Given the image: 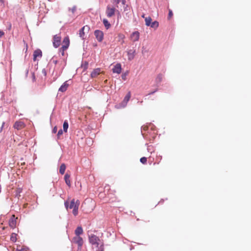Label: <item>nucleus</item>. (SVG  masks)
Wrapping results in <instances>:
<instances>
[{
  "label": "nucleus",
  "instance_id": "obj_1",
  "mask_svg": "<svg viewBox=\"0 0 251 251\" xmlns=\"http://www.w3.org/2000/svg\"><path fill=\"white\" fill-rule=\"evenodd\" d=\"M90 243L96 248V251H104L103 242L94 234L89 235Z\"/></svg>",
  "mask_w": 251,
  "mask_h": 251
},
{
  "label": "nucleus",
  "instance_id": "obj_2",
  "mask_svg": "<svg viewBox=\"0 0 251 251\" xmlns=\"http://www.w3.org/2000/svg\"><path fill=\"white\" fill-rule=\"evenodd\" d=\"M130 92H129L125 97L123 100L119 105H116L117 108H121L125 107L126 106L127 103L130 98Z\"/></svg>",
  "mask_w": 251,
  "mask_h": 251
},
{
  "label": "nucleus",
  "instance_id": "obj_3",
  "mask_svg": "<svg viewBox=\"0 0 251 251\" xmlns=\"http://www.w3.org/2000/svg\"><path fill=\"white\" fill-rule=\"evenodd\" d=\"M80 204V201L79 200H77L76 201H75V199H73L70 202V204L69 206V204L68 201H66L64 203V205L66 209H68V208L69 207L70 209H73L75 208V207L77 206V207H78Z\"/></svg>",
  "mask_w": 251,
  "mask_h": 251
},
{
  "label": "nucleus",
  "instance_id": "obj_4",
  "mask_svg": "<svg viewBox=\"0 0 251 251\" xmlns=\"http://www.w3.org/2000/svg\"><path fill=\"white\" fill-rule=\"evenodd\" d=\"M116 9L114 7H111L109 5H107L106 9V15L107 17H112L115 12Z\"/></svg>",
  "mask_w": 251,
  "mask_h": 251
},
{
  "label": "nucleus",
  "instance_id": "obj_5",
  "mask_svg": "<svg viewBox=\"0 0 251 251\" xmlns=\"http://www.w3.org/2000/svg\"><path fill=\"white\" fill-rule=\"evenodd\" d=\"M94 35L98 42H101L103 39V32L100 30H96L94 31Z\"/></svg>",
  "mask_w": 251,
  "mask_h": 251
},
{
  "label": "nucleus",
  "instance_id": "obj_6",
  "mask_svg": "<svg viewBox=\"0 0 251 251\" xmlns=\"http://www.w3.org/2000/svg\"><path fill=\"white\" fill-rule=\"evenodd\" d=\"M73 242L78 245V248H81L83 244V240L82 237L79 236H75L73 238Z\"/></svg>",
  "mask_w": 251,
  "mask_h": 251
},
{
  "label": "nucleus",
  "instance_id": "obj_7",
  "mask_svg": "<svg viewBox=\"0 0 251 251\" xmlns=\"http://www.w3.org/2000/svg\"><path fill=\"white\" fill-rule=\"evenodd\" d=\"M61 37L57 35H55L53 37V45L55 48H58L60 44Z\"/></svg>",
  "mask_w": 251,
  "mask_h": 251
},
{
  "label": "nucleus",
  "instance_id": "obj_8",
  "mask_svg": "<svg viewBox=\"0 0 251 251\" xmlns=\"http://www.w3.org/2000/svg\"><path fill=\"white\" fill-rule=\"evenodd\" d=\"M128 60H132L135 57L136 53L135 49H130L127 51Z\"/></svg>",
  "mask_w": 251,
  "mask_h": 251
},
{
  "label": "nucleus",
  "instance_id": "obj_9",
  "mask_svg": "<svg viewBox=\"0 0 251 251\" xmlns=\"http://www.w3.org/2000/svg\"><path fill=\"white\" fill-rule=\"evenodd\" d=\"M14 127L17 130H20L25 126V124L22 121H16L14 125Z\"/></svg>",
  "mask_w": 251,
  "mask_h": 251
},
{
  "label": "nucleus",
  "instance_id": "obj_10",
  "mask_svg": "<svg viewBox=\"0 0 251 251\" xmlns=\"http://www.w3.org/2000/svg\"><path fill=\"white\" fill-rule=\"evenodd\" d=\"M140 37V33L138 31H136L131 34L130 38L133 42H136L139 40Z\"/></svg>",
  "mask_w": 251,
  "mask_h": 251
},
{
  "label": "nucleus",
  "instance_id": "obj_11",
  "mask_svg": "<svg viewBox=\"0 0 251 251\" xmlns=\"http://www.w3.org/2000/svg\"><path fill=\"white\" fill-rule=\"evenodd\" d=\"M16 219L15 215H13L9 221V225L12 228H14L16 225Z\"/></svg>",
  "mask_w": 251,
  "mask_h": 251
},
{
  "label": "nucleus",
  "instance_id": "obj_12",
  "mask_svg": "<svg viewBox=\"0 0 251 251\" xmlns=\"http://www.w3.org/2000/svg\"><path fill=\"white\" fill-rule=\"evenodd\" d=\"M112 71L114 73L120 74L122 71L121 65L120 63H117L114 66Z\"/></svg>",
  "mask_w": 251,
  "mask_h": 251
},
{
  "label": "nucleus",
  "instance_id": "obj_13",
  "mask_svg": "<svg viewBox=\"0 0 251 251\" xmlns=\"http://www.w3.org/2000/svg\"><path fill=\"white\" fill-rule=\"evenodd\" d=\"M68 86H69V84L68 83V81H66L64 82L63 83V84L60 87V88L58 89V91L61 92H64L67 90Z\"/></svg>",
  "mask_w": 251,
  "mask_h": 251
},
{
  "label": "nucleus",
  "instance_id": "obj_14",
  "mask_svg": "<svg viewBox=\"0 0 251 251\" xmlns=\"http://www.w3.org/2000/svg\"><path fill=\"white\" fill-rule=\"evenodd\" d=\"M63 45H62L63 48H64V49H68V47L69 46V44H70V40H69V38L68 37H65L63 39Z\"/></svg>",
  "mask_w": 251,
  "mask_h": 251
},
{
  "label": "nucleus",
  "instance_id": "obj_15",
  "mask_svg": "<svg viewBox=\"0 0 251 251\" xmlns=\"http://www.w3.org/2000/svg\"><path fill=\"white\" fill-rule=\"evenodd\" d=\"M87 29L88 30L89 29V27L87 25L84 26L83 27H82L79 31V36L82 39H84V30Z\"/></svg>",
  "mask_w": 251,
  "mask_h": 251
},
{
  "label": "nucleus",
  "instance_id": "obj_16",
  "mask_svg": "<svg viewBox=\"0 0 251 251\" xmlns=\"http://www.w3.org/2000/svg\"><path fill=\"white\" fill-rule=\"evenodd\" d=\"M41 56H42V51L40 50H37L34 51V53H33L34 60H35L36 58L37 57H41Z\"/></svg>",
  "mask_w": 251,
  "mask_h": 251
},
{
  "label": "nucleus",
  "instance_id": "obj_17",
  "mask_svg": "<svg viewBox=\"0 0 251 251\" xmlns=\"http://www.w3.org/2000/svg\"><path fill=\"white\" fill-rule=\"evenodd\" d=\"M83 233V229L81 226H78L75 230V234L76 236H79Z\"/></svg>",
  "mask_w": 251,
  "mask_h": 251
},
{
  "label": "nucleus",
  "instance_id": "obj_18",
  "mask_svg": "<svg viewBox=\"0 0 251 251\" xmlns=\"http://www.w3.org/2000/svg\"><path fill=\"white\" fill-rule=\"evenodd\" d=\"M70 176L69 175H68V174H65L64 176L65 181L66 184L69 187L71 186V181L70 180Z\"/></svg>",
  "mask_w": 251,
  "mask_h": 251
},
{
  "label": "nucleus",
  "instance_id": "obj_19",
  "mask_svg": "<svg viewBox=\"0 0 251 251\" xmlns=\"http://www.w3.org/2000/svg\"><path fill=\"white\" fill-rule=\"evenodd\" d=\"M102 22L106 29H109L111 26L110 24L109 23L107 19H103L102 20Z\"/></svg>",
  "mask_w": 251,
  "mask_h": 251
},
{
  "label": "nucleus",
  "instance_id": "obj_20",
  "mask_svg": "<svg viewBox=\"0 0 251 251\" xmlns=\"http://www.w3.org/2000/svg\"><path fill=\"white\" fill-rule=\"evenodd\" d=\"M65 170H66V165L64 163H63L61 165V166L60 167L59 173L61 175H63L65 173Z\"/></svg>",
  "mask_w": 251,
  "mask_h": 251
},
{
  "label": "nucleus",
  "instance_id": "obj_21",
  "mask_svg": "<svg viewBox=\"0 0 251 251\" xmlns=\"http://www.w3.org/2000/svg\"><path fill=\"white\" fill-rule=\"evenodd\" d=\"M100 72V69H97L94 70L91 73V76L92 77H96L98 74H99Z\"/></svg>",
  "mask_w": 251,
  "mask_h": 251
},
{
  "label": "nucleus",
  "instance_id": "obj_22",
  "mask_svg": "<svg viewBox=\"0 0 251 251\" xmlns=\"http://www.w3.org/2000/svg\"><path fill=\"white\" fill-rule=\"evenodd\" d=\"M69 127V124L67 121L65 120L63 125V130L64 132H66L67 131L68 128Z\"/></svg>",
  "mask_w": 251,
  "mask_h": 251
},
{
  "label": "nucleus",
  "instance_id": "obj_23",
  "mask_svg": "<svg viewBox=\"0 0 251 251\" xmlns=\"http://www.w3.org/2000/svg\"><path fill=\"white\" fill-rule=\"evenodd\" d=\"M146 25L147 26H150L151 25V22L152 21L151 18L150 17H146L145 19Z\"/></svg>",
  "mask_w": 251,
  "mask_h": 251
},
{
  "label": "nucleus",
  "instance_id": "obj_24",
  "mask_svg": "<svg viewBox=\"0 0 251 251\" xmlns=\"http://www.w3.org/2000/svg\"><path fill=\"white\" fill-rule=\"evenodd\" d=\"M17 234L15 233H12L10 236V240L13 242H15L17 241Z\"/></svg>",
  "mask_w": 251,
  "mask_h": 251
},
{
  "label": "nucleus",
  "instance_id": "obj_25",
  "mask_svg": "<svg viewBox=\"0 0 251 251\" xmlns=\"http://www.w3.org/2000/svg\"><path fill=\"white\" fill-rule=\"evenodd\" d=\"M162 75L161 74H159L157 77L156 78L155 81L157 84H158L161 82L162 79Z\"/></svg>",
  "mask_w": 251,
  "mask_h": 251
},
{
  "label": "nucleus",
  "instance_id": "obj_26",
  "mask_svg": "<svg viewBox=\"0 0 251 251\" xmlns=\"http://www.w3.org/2000/svg\"><path fill=\"white\" fill-rule=\"evenodd\" d=\"M159 25L158 22L157 21H154L152 23H151V25H150L151 27L152 28H157Z\"/></svg>",
  "mask_w": 251,
  "mask_h": 251
},
{
  "label": "nucleus",
  "instance_id": "obj_27",
  "mask_svg": "<svg viewBox=\"0 0 251 251\" xmlns=\"http://www.w3.org/2000/svg\"><path fill=\"white\" fill-rule=\"evenodd\" d=\"M78 209V207H77V206L75 207V208H73V213L75 216H76L77 215Z\"/></svg>",
  "mask_w": 251,
  "mask_h": 251
},
{
  "label": "nucleus",
  "instance_id": "obj_28",
  "mask_svg": "<svg viewBox=\"0 0 251 251\" xmlns=\"http://www.w3.org/2000/svg\"><path fill=\"white\" fill-rule=\"evenodd\" d=\"M140 162L143 164H145L147 162V158L145 157H143L140 158Z\"/></svg>",
  "mask_w": 251,
  "mask_h": 251
},
{
  "label": "nucleus",
  "instance_id": "obj_29",
  "mask_svg": "<svg viewBox=\"0 0 251 251\" xmlns=\"http://www.w3.org/2000/svg\"><path fill=\"white\" fill-rule=\"evenodd\" d=\"M76 10V6H74L72 8H69V10L71 11L73 13H74Z\"/></svg>",
  "mask_w": 251,
  "mask_h": 251
},
{
  "label": "nucleus",
  "instance_id": "obj_30",
  "mask_svg": "<svg viewBox=\"0 0 251 251\" xmlns=\"http://www.w3.org/2000/svg\"><path fill=\"white\" fill-rule=\"evenodd\" d=\"M67 49H64L63 48V47L59 49V52L61 53V54L63 56L64 55V51L67 50Z\"/></svg>",
  "mask_w": 251,
  "mask_h": 251
},
{
  "label": "nucleus",
  "instance_id": "obj_31",
  "mask_svg": "<svg viewBox=\"0 0 251 251\" xmlns=\"http://www.w3.org/2000/svg\"><path fill=\"white\" fill-rule=\"evenodd\" d=\"M127 75V73H125L121 75L122 78L124 80H126Z\"/></svg>",
  "mask_w": 251,
  "mask_h": 251
},
{
  "label": "nucleus",
  "instance_id": "obj_32",
  "mask_svg": "<svg viewBox=\"0 0 251 251\" xmlns=\"http://www.w3.org/2000/svg\"><path fill=\"white\" fill-rule=\"evenodd\" d=\"M55 56L52 57V58L50 60V62H52L55 64H56L57 63V60L56 59H54Z\"/></svg>",
  "mask_w": 251,
  "mask_h": 251
},
{
  "label": "nucleus",
  "instance_id": "obj_33",
  "mask_svg": "<svg viewBox=\"0 0 251 251\" xmlns=\"http://www.w3.org/2000/svg\"><path fill=\"white\" fill-rule=\"evenodd\" d=\"M63 134V130L60 129L57 132V136L59 138Z\"/></svg>",
  "mask_w": 251,
  "mask_h": 251
},
{
  "label": "nucleus",
  "instance_id": "obj_34",
  "mask_svg": "<svg viewBox=\"0 0 251 251\" xmlns=\"http://www.w3.org/2000/svg\"><path fill=\"white\" fill-rule=\"evenodd\" d=\"M173 16V12L172 10H169V14H168V18H170L172 17V16Z\"/></svg>",
  "mask_w": 251,
  "mask_h": 251
},
{
  "label": "nucleus",
  "instance_id": "obj_35",
  "mask_svg": "<svg viewBox=\"0 0 251 251\" xmlns=\"http://www.w3.org/2000/svg\"><path fill=\"white\" fill-rule=\"evenodd\" d=\"M57 131V127L56 126H54L52 129V133H55Z\"/></svg>",
  "mask_w": 251,
  "mask_h": 251
},
{
  "label": "nucleus",
  "instance_id": "obj_36",
  "mask_svg": "<svg viewBox=\"0 0 251 251\" xmlns=\"http://www.w3.org/2000/svg\"><path fill=\"white\" fill-rule=\"evenodd\" d=\"M114 1V3H115L116 5L119 4L120 2V0H113Z\"/></svg>",
  "mask_w": 251,
  "mask_h": 251
},
{
  "label": "nucleus",
  "instance_id": "obj_37",
  "mask_svg": "<svg viewBox=\"0 0 251 251\" xmlns=\"http://www.w3.org/2000/svg\"><path fill=\"white\" fill-rule=\"evenodd\" d=\"M5 122H3L1 126L0 127V133L2 131Z\"/></svg>",
  "mask_w": 251,
  "mask_h": 251
},
{
  "label": "nucleus",
  "instance_id": "obj_38",
  "mask_svg": "<svg viewBox=\"0 0 251 251\" xmlns=\"http://www.w3.org/2000/svg\"><path fill=\"white\" fill-rule=\"evenodd\" d=\"M42 73L45 76L46 75V74H47V73H46V71L45 69H43L42 70Z\"/></svg>",
  "mask_w": 251,
  "mask_h": 251
},
{
  "label": "nucleus",
  "instance_id": "obj_39",
  "mask_svg": "<svg viewBox=\"0 0 251 251\" xmlns=\"http://www.w3.org/2000/svg\"><path fill=\"white\" fill-rule=\"evenodd\" d=\"M4 35V32L0 30V38Z\"/></svg>",
  "mask_w": 251,
  "mask_h": 251
},
{
  "label": "nucleus",
  "instance_id": "obj_40",
  "mask_svg": "<svg viewBox=\"0 0 251 251\" xmlns=\"http://www.w3.org/2000/svg\"><path fill=\"white\" fill-rule=\"evenodd\" d=\"M119 37H120V38H121V39H123V38H125V36H124V35H123V34H120V35H119Z\"/></svg>",
  "mask_w": 251,
  "mask_h": 251
},
{
  "label": "nucleus",
  "instance_id": "obj_41",
  "mask_svg": "<svg viewBox=\"0 0 251 251\" xmlns=\"http://www.w3.org/2000/svg\"><path fill=\"white\" fill-rule=\"evenodd\" d=\"M157 91V90L156 89V90H155V91H152V92H151L149 94V95H152V94H153L155 92H156Z\"/></svg>",
  "mask_w": 251,
  "mask_h": 251
},
{
  "label": "nucleus",
  "instance_id": "obj_42",
  "mask_svg": "<svg viewBox=\"0 0 251 251\" xmlns=\"http://www.w3.org/2000/svg\"><path fill=\"white\" fill-rule=\"evenodd\" d=\"M23 249H24V251H28V250H29L28 248H24Z\"/></svg>",
  "mask_w": 251,
  "mask_h": 251
},
{
  "label": "nucleus",
  "instance_id": "obj_43",
  "mask_svg": "<svg viewBox=\"0 0 251 251\" xmlns=\"http://www.w3.org/2000/svg\"><path fill=\"white\" fill-rule=\"evenodd\" d=\"M24 249H23V248H21V249H17L18 251H24Z\"/></svg>",
  "mask_w": 251,
  "mask_h": 251
},
{
  "label": "nucleus",
  "instance_id": "obj_44",
  "mask_svg": "<svg viewBox=\"0 0 251 251\" xmlns=\"http://www.w3.org/2000/svg\"><path fill=\"white\" fill-rule=\"evenodd\" d=\"M24 249H23V248H21V249H17L18 251H24Z\"/></svg>",
  "mask_w": 251,
  "mask_h": 251
},
{
  "label": "nucleus",
  "instance_id": "obj_45",
  "mask_svg": "<svg viewBox=\"0 0 251 251\" xmlns=\"http://www.w3.org/2000/svg\"><path fill=\"white\" fill-rule=\"evenodd\" d=\"M21 190H20V189H19L17 191V193H21Z\"/></svg>",
  "mask_w": 251,
  "mask_h": 251
},
{
  "label": "nucleus",
  "instance_id": "obj_46",
  "mask_svg": "<svg viewBox=\"0 0 251 251\" xmlns=\"http://www.w3.org/2000/svg\"><path fill=\"white\" fill-rule=\"evenodd\" d=\"M125 1H126V0H122V3H123V4H125Z\"/></svg>",
  "mask_w": 251,
  "mask_h": 251
},
{
  "label": "nucleus",
  "instance_id": "obj_47",
  "mask_svg": "<svg viewBox=\"0 0 251 251\" xmlns=\"http://www.w3.org/2000/svg\"><path fill=\"white\" fill-rule=\"evenodd\" d=\"M142 17L143 18H145V15H144V14H143V15L142 16Z\"/></svg>",
  "mask_w": 251,
  "mask_h": 251
},
{
  "label": "nucleus",
  "instance_id": "obj_48",
  "mask_svg": "<svg viewBox=\"0 0 251 251\" xmlns=\"http://www.w3.org/2000/svg\"><path fill=\"white\" fill-rule=\"evenodd\" d=\"M162 201H163V200H161V201L159 202L158 204H159V203H161Z\"/></svg>",
  "mask_w": 251,
  "mask_h": 251
},
{
  "label": "nucleus",
  "instance_id": "obj_49",
  "mask_svg": "<svg viewBox=\"0 0 251 251\" xmlns=\"http://www.w3.org/2000/svg\"><path fill=\"white\" fill-rule=\"evenodd\" d=\"M11 25H10V26H8V28H9V29L11 28Z\"/></svg>",
  "mask_w": 251,
  "mask_h": 251
},
{
  "label": "nucleus",
  "instance_id": "obj_50",
  "mask_svg": "<svg viewBox=\"0 0 251 251\" xmlns=\"http://www.w3.org/2000/svg\"><path fill=\"white\" fill-rule=\"evenodd\" d=\"M11 25H10V26H8V28H9V29L11 28Z\"/></svg>",
  "mask_w": 251,
  "mask_h": 251
},
{
  "label": "nucleus",
  "instance_id": "obj_51",
  "mask_svg": "<svg viewBox=\"0 0 251 251\" xmlns=\"http://www.w3.org/2000/svg\"><path fill=\"white\" fill-rule=\"evenodd\" d=\"M0 0V1L3 2V0Z\"/></svg>",
  "mask_w": 251,
  "mask_h": 251
},
{
  "label": "nucleus",
  "instance_id": "obj_52",
  "mask_svg": "<svg viewBox=\"0 0 251 251\" xmlns=\"http://www.w3.org/2000/svg\"><path fill=\"white\" fill-rule=\"evenodd\" d=\"M49 1H51V0H48Z\"/></svg>",
  "mask_w": 251,
  "mask_h": 251
}]
</instances>
